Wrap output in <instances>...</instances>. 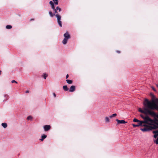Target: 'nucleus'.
I'll return each mask as SVG.
<instances>
[{
  "instance_id": "22",
  "label": "nucleus",
  "mask_w": 158,
  "mask_h": 158,
  "mask_svg": "<svg viewBox=\"0 0 158 158\" xmlns=\"http://www.w3.org/2000/svg\"><path fill=\"white\" fill-rule=\"evenodd\" d=\"M56 8L57 10H59V12L61 11V9L60 8V7H59L58 6L56 7Z\"/></svg>"
},
{
  "instance_id": "12",
  "label": "nucleus",
  "mask_w": 158,
  "mask_h": 158,
  "mask_svg": "<svg viewBox=\"0 0 158 158\" xmlns=\"http://www.w3.org/2000/svg\"><path fill=\"white\" fill-rule=\"evenodd\" d=\"M49 15L51 17H53V16H56V15L55 14H53L52 12L51 11H49Z\"/></svg>"
},
{
  "instance_id": "15",
  "label": "nucleus",
  "mask_w": 158,
  "mask_h": 158,
  "mask_svg": "<svg viewBox=\"0 0 158 158\" xmlns=\"http://www.w3.org/2000/svg\"><path fill=\"white\" fill-rule=\"evenodd\" d=\"M63 89L65 91H67L68 90V88L67 85H64L63 86Z\"/></svg>"
},
{
  "instance_id": "8",
  "label": "nucleus",
  "mask_w": 158,
  "mask_h": 158,
  "mask_svg": "<svg viewBox=\"0 0 158 158\" xmlns=\"http://www.w3.org/2000/svg\"><path fill=\"white\" fill-rule=\"evenodd\" d=\"M116 121L118 123V124H124L127 123V122H125L124 120H119L118 119L116 120Z\"/></svg>"
},
{
  "instance_id": "32",
  "label": "nucleus",
  "mask_w": 158,
  "mask_h": 158,
  "mask_svg": "<svg viewBox=\"0 0 158 158\" xmlns=\"http://www.w3.org/2000/svg\"><path fill=\"white\" fill-rule=\"evenodd\" d=\"M116 52L118 53H120V52L119 51H116Z\"/></svg>"
},
{
  "instance_id": "13",
  "label": "nucleus",
  "mask_w": 158,
  "mask_h": 158,
  "mask_svg": "<svg viewBox=\"0 0 158 158\" xmlns=\"http://www.w3.org/2000/svg\"><path fill=\"white\" fill-rule=\"evenodd\" d=\"M2 126L4 128H6L7 127V124L6 123H2Z\"/></svg>"
},
{
  "instance_id": "36",
  "label": "nucleus",
  "mask_w": 158,
  "mask_h": 158,
  "mask_svg": "<svg viewBox=\"0 0 158 158\" xmlns=\"http://www.w3.org/2000/svg\"><path fill=\"white\" fill-rule=\"evenodd\" d=\"M28 92V91H26V93H27Z\"/></svg>"
},
{
  "instance_id": "16",
  "label": "nucleus",
  "mask_w": 158,
  "mask_h": 158,
  "mask_svg": "<svg viewBox=\"0 0 158 158\" xmlns=\"http://www.w3.org/2000/svg\"><path fill=\"white\" fill-rule=\"evenodd\" d=\"M66 81L68 84H71L73 83L72 81L70 80H66Z\"/></svg>"
},
{
  "instance_id": "31",
  "label": "nucleus",
  "mask_w": 158,
  "mask_h": 158,
  "mask_svg": "<svg viewBox=\"0 0 158 158\" xmlns=\"http://www.w3.org/2000/svg\"><path fill=\"white\" fill-rule=\"evenodd\" d=\"M152 89L153 90H154V91H156V89H155L153 87H152Z\"/></svg>"
},
{
  "instance_id": "21",
  "label": "nucleus",
  "mask_w": 158,
  "mask_h": 158,
  "mask_svg": "<svg viewBox=\"0 0 158 158\" xmlns=\"http://www.w3.org/2000/svg\"><path fill=\"white\" fill-rule=\"evenodd\" d=\"M153 133L154 134H158V130H156L155 131H153Z\"/></svg>"
},
{
  "instance_id": "23",
  "label": "nucleus",
  "mask_w": 158,
  "mask_h": 158,
  "mask_svg": "<svg viewBox=\"0 0 158 158\" xmlns=\"http://www.w3.org/2000/svg\"><path fill=\"white\" fill-rule=\"evenodd\" d=\"M48 75L46 74H44L43 75V77L45 79H46Z\"/></svg>"
},
{
  "instance_id": "3",
  "label": "nucleus",
  "mask_w": 158,
  "mask_h": 158,
  "mask_svg": "<svg viewBox=\"0 0 158 158\" xmlns=\"http://www.w3.org/2000/svg\"><path fill=\"white\" fill-rule=\"evenodd\" d=\"M64 38L62 41V43L64 44L65 45L67 44L68 39L70 38V35L68 32L67 31L64 34Z\"/></svg>"
},
{
  "instance_id": "1",
  "label": "nucleus",
  "mask_w": 158,
  "mask_h": 158,
  "mask_svg": "<svg viewBox=\"0 0 158 158\" xmlns=\"http://www.w3.org/2000/svg\"><path fill=\"white\" fill-rule=\"evenodd\" d=\"M143 105L145 107L143 110H142L141 108H139L138 109L139 112L146 114H148L158 118V114H156L154 111L150 110L155 109L158 111V98L156 99L155 100H153L152 102L146 99L145 100Z\"/></svg>"
},
{
  "instance_id": "34",
  "label": "nucleus",
  "mask_w": 158,
  "mask_h": 158,
  "mask_svg": "<svg viewBox=\"0 0 158 158\" xmlns=\"http://www.w3.org/2000/svg\"><path fill=\"white\" fill-rule=\"evenodd\" d=\"M1 72H2V71L1 70H0V75L1 74Z\"/></svg>"
},
{
  "instance_id": "26",
  "label": "nucleus",
  "mask_w": 158,
  "mask_h": 158,
  "mask_svg": "<svg viewBox=\"0 0 158 158\" xmlns=\"http://www.w3.org/2000/svg\"><path fill=\"white\" fill-rule=\"evenodd\" d=\"M158 136V134H155L154 135V138H156Z\"/></svg>"
},
{
  "instance_id": "17",
  "label": "nucleus",
  "mask_w": 158,
  "mask_h": 158,
  "mask_svg": "<svg viewBox=\"0 0 158 158\" xmlns=\"http://www.w3.org/2000/svg\"><path fill=\"white\" fill-rule=\"evenodd\" d=\"M12 27L11 25H7L6 26V28L7 29H10Z\"/></svg>"
},
{
  "instance_id": "28",
  "label": "nucleus",
  "mask_w": 158,
  "mask_h": 158,
  "mask_svg": "<svg viewBox=\"0 0 158 158\" xmlns=\"http://www.w3.org/2000/svg\"><path fill=\"white\" fill-rule=\"evenodd\" d=\"M69 77V75L68 74H67L66 75V79L68 78Z\"/></svg>"
},
{
  "instance_id": "25",
  "label": "nucleus",
  "mask_w": 158,
  "mask_h": 158,
  "mask_svg": "<svg viewBox=\"0 0 158 158\" xmlns=\"http://www.w3.org/2000/svg\"><path fill=\"white\" fill-rule=\"evenodd\" d=\"M155 142L156 144H158V137L157 138V139L155 140Z\"/></svg>"
},
{
  "instance_id": "19",
  "label": "nucleus",
  "mask_w": 158,
  "mask_h": 158,
  "mask_svg": "<svg viewBox=\"0 0 158 158\" xmlns=\"http://www.w3.org/2000/svg\"><path fill=\"white\" fill-rule=\"evenodd\" d=\"M32 116H29L27 117V119L28 120H31L32 119Z\"/></svg>"
},
{
  "instance_id": "4",
  "label": "nucleus",
  "mask_w": 158,
  "mask_h": 158,
  "mask_svg": "<svg viewBox=\"0 0 158 158\" xmlns=\"http://www.w3.org/2000/svg\"><path fill=\"white\" fill-rule=\"evenodd\" d=\"M49 3L51 5V8L54 11V14H56L57 13V9L56 8H55L53 2L52 1H50Z\"/></svg>"
},
{
  "instance_id": "27",
  "label": "nucleus",
  "mask_w": 158,
  "mask_h": 158,
  "mask_svg": "<svg viewBox=\"0 0 158 158\" xmlns=\"http://www.w3.org/2000/svg\"><path fill=\"white\" fill-rule=\"evenodd\" d=\"M11 82L12 83H17V82L16 81H15L14 80H13L11 81Z\"/></svg>"
},
{
  "instance_id": "24",
  "label": "nucleus",
  "mask_w": 158,
  "mask_h": 158,
  "mask_svg": "<svg viewBox=\"0 0 158 158\" xmlns=\"http://www.w3.org/2000/svg\"><path fill=\"white\" fill-rule=\"evenodd\" d=\"M53 3H54V5H57L58 4V1H55V2H54Z\"/></svg>"
},
{
  "instance_id": "10",
  "label": "nucleus",
  "mask_w": 158,
  "mask_h": 158,
  "mask_svg": "<svg viewBox=\"0 0 158 158\" xmlns=\"http://www.w3.org/2000/svg\"><path fill=\"white\" fill-rule=\"evenodd\" d=\"M4 99L3 100V102H6L8 99V95L7 94L4 95Z\"/></svg>"
},
{
  "instance_id": "6",
  "label": "nucleus",
  "mask_w": 158,
  "mask_h": 158,
  "mask_svg": "<svg viewBox=\"0 0 158 158\" xmlns=\"http://www.w3.org/2000/svg\"><path fill=\"white\" fill-rule=\"evenodd\" d=\"M132 126L134 127H139V126H145V124H143V122H140V123H138L137 124H133Z\"/></svg>"
},
{
  "instance_id": "35",
  "label": "nucleus",
  "mask_w": 158,
  "mask_h": 158,
  "mask_svg": "<svg viewBox=\"0 0 158 158\" xmlns=\"http://www.w3.org/2000/svg\"><path fill=\"white\" fill-rule=\"evenodd\" d=\"M156 86L157 87H158V84H156Z\"/></svg>"
},
{
  "instance_id": "18",
  "label": "nucleus",
  "mask_w": 158,
  "mask_h": 158,
  "mask_svg": "<svg viewBox=\"0 0 158 158\" xmlns=\"http://www.w3.org/2000/svg\"><path fill=\"white\" fill-rule=\"evenodd\" d=\"M117 115V114L115 113V114H112V115H110V116H109V117L110 118H112L113 117H114L115 116H116Z\"/></svg>"
},
{
  "instance_id": "9",
  "label": "nucleus",
  "mask_w": 158,
  "mask_h": 158,
  "mask_svg": "<svg viewBox=\"0 0 158 158\" xmlns=\"http://www.w3.org/2000/svg\"><path fill=\"white\" fill-rule=\"evenodd\" d=\"M75 86L72 85L71 86L69 89V91L70 92H73L75 90Z\"/></svg>"
},
{
  "instance_id": "20",
  "label": "nucleus",
  "mask_w": 158,
  "mask_h": 158,
  "mask_svg": "<svg viewBox=\"0 0 158 158\" xmlns=\"http://www.w3.org/2000/svg\"><path fill=\"white\" fill-rule=\"evenodd\" d=\"M105 121L106 122H110L109 118L108 117H105Z\"/></svg>"
},
{
  "instance_id": "14",
  "label": "nucleus",
  "mask_w": 158,
  "mask_h": 158,
  "mask_svg": "<svg viewBox=\"0 0 158 158\" xmlns=\"http://www.w3.org/2000/svg\"><path fill=\"white\" fill-rule=\"evenodd\" d=\"M133 121L135 122H137L138 123H139L140 122H142V121L139 120L135 118L133 119Z\"/></svg>"
},
{
  "instance_id": "11",
  "label": "nucleus",
  "mask_w": 158,
  "mask_h": 158,
  "mask_svg": "<svg viewBox=\"0 0 158 158\" xmlns=\"http://www.w3.org/2000/svg\"><path fill=\"white\" fill-rule=\"evenodd\" d=\"M46 137L47 135H46L44 134L42 135L41 138L40 139V140L41 141H43Z\"/></svg>"
},
{
  "instance_id": "33",
  "label": "nucleus",
  "mask_w": 158,
  "mask_h": 158,
  "mask_svg": "<svg viewBox=\"0 0 158 158\" xmlns=\"http://www.w3.org/2000/svg\"><path fill=\"white\" fill-rule=\"evenodd\" d=\"M53 2H55V1H58V0H52Z\"/></svg>"
},
{
  "instance_id": "30",
  "label": "nucleus",
  "mask_w": 158,
  "mask_h": 158,
  "mask_svg": "<svg viewBox=\"0 0 158 158\" xmlns=\"http://www.w3.org/2000/svg\"><path fill=\"white\" fill-rule=\"evenodd\" d=\"M140 116L143 118V117H145L143 115H140Z\"/></svg>"
},
{
  "instance_id": "29",
  "label": "nucleus",
  "mask_w": 158,
  "mask_h": 158,
  "mask_svg": "<svg viewBox=\"0 0 158 158\" xmlns=\"http://www.w3.org/2000/svg\"><path fill=\"white\" fill-rule=\"evenodd\" d=\"M53 96H54V97H56V94H55V93H53Z\"/></svg>"
},
{
  "instance_id": "2",
  "label": "nucleus",
  "mask_w": 158,
  "mask_h": 158,
  "mask_svg": "<svg viewBox=\"0 0 158 158\" xmlns=\"http://www.w3.org/2000/svg\"><path fill=\"white\" fill-rule=\"evenodd\" d=\"M144 120L142 121L143 124H145V127L141 128L140 130L143 132L148 131L158 128V123L151 119L148 116H146L143 118Z\"/></svg>"
},
{
  "instance_id": "7",
  "label": "nucleus",
  "mask_w": 158,
  "mask_h": 158,
  "mask_svg": "<svg viewBox=\"0 0 158 158\" xmlns=\"http://www.w3.org/2000/svg\"><path fill=\"white\" fill-rule=\"evenodd\" d=\"M44 130L45 131H48L51 129V126L49 125H45L43 127Z\"/></svg>"
},
{
  "instance_id": "5",
  "label": "nucleus",
  "mask_w": 158,
  "mask_h": 158,
  "mask_svg": "<svg viewBox=\"0 0 158 158\" xmlns=\"http://www.w3.org/2000/svg\"><path fill=\"white\" fill-rule=\"evenodd\" d=\"M56 17L57 18V22L60 27H62V22L61 21V17L60 15L58 14L56 15Z\"/></svg>"
}]
</instances>
